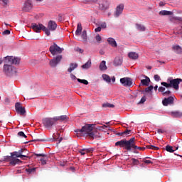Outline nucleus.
I'll return each mask as SVG.
<instances>
[{"instance_id":"nucleus-40","label":"nucleus","mask_w":182,"mask_h":182,"mask_svg":"<svg viewBox=\"0 0 182 182\" xmlns=\"http://www.w3.org/2000/svg\"><path fill=\"white\" fill-rule=\"evenodd\" d=\"M161 85H162V86H164V87H166V88H168V87H171V84L169 82V83H167V82H162L161 83Z\"/></svg>"},{"instance_id":"nucleus-56","label":"nucleus","mask_w":182,"mask_h":182,"mask_svg":"<svg viewBox=\"0 0 182 182\" xmlns=\"http://www.w3.org/2000/svg\"><path fill=\"white\" fill-rule=\"evenodd\" d=\"M144 162H145L146 164H151L153 163V162H151V160H147V159H145V160L144 161Z\"/></svg>"},{"instance_id":"nucleus-59","label":"nucleus","mask_w":182,"mask_h":182,"mask_svg":"<svg viewBox=\"0 0 182 182\" xmlns=\"http://www.w3.org/2000/svg\"><path fill=\"white\" fill-rule=\"evenodd\" d=\"M41 164H43V166H45V164H46V160L41 159Z\"/></svg>"},{"instance_id":"nucleus-53","label":"nucleus","mask_w":182,"mask_h":182,"mask_svg":"<svg viewBox=\"0 0 182 182\" xmlns=\"http://www.w3.org/2000/svg\"><path fill=\"white\" fill-rule=\"evenodd\" d=\"M23 151H26V149H21L18 150V153L21 154V156H23Z\"/></svg>"},{"instance_id":"nucleus-60","label":"nucleus","mask_w":182,"mask_h":182,"mask_svg":"<svg viewBox=\"0 0 182 182\" xmlns=\"http://www.w3.org/2000/svg\"><path fill=\"white\" fill-rule=\"evenodd\" d=\"M4 5H8L9 0H2Z\"/></svg>"},{"instance_id":"nucleus-57","label":"nucleus","mask_w":182,"mask_h":182,"mask_svg":"<svg viewBox=\"0 0 182 182\" xmlns=\"http://www.w3.org/2000/svg\"><path fill=\"white\" fill-rule=\"evenodd\" d=\"M102 31V27L99 26L95 29V32H100Z\"/></svg>"},{"instance_id":"nucleus-38","label":"nucleus","mask_w":182,"mask_h":182,"mask_svg":"<svg viewBox=\"0 0 182 182\" xmlns=\"http://www.w3.org/2000/svg\"><path fill=\"white\" fill-rule=\"evenodd\" d=\"M43 32H45L46 35H47V36H49L50 35V30L46 28L45 26L43 27Z\"/></svg>"},{"instance_id":"nucleus-24","label":"nucleus","mask_w":182,"mask_h":182,"mask_svg":"<svg viewBox=\"0 0 182 182\" xmlns=\"http://www.w3.org/2000/svg\"><path fill=\"white\" fill-rule=\"evenodd\" d=\"M141 83L142 86H149L150 85V78L146 76L145 79L141 80Z\"/></svg>"},{"instance_id":"nucleus-36","label":"nucleus","mask_w":182,"mask_h":182,"mask_svg":"<svg viewBox=\"0 0 182 182\" xmlns=\"http://www.w3.org/2000/svg\"><path fill=\"white\" fill-rule=\"evenodd\" d=\"M154 87L153 85H150L149 87H146L144 91L142 92L145 95L146 93H149V92H151L153 90Z\"/></svg>"},{"instance_id":"nucleus-39","label":"nucleus","mask_w":182,"mask_h":182,"mask_svg":"<svg viewBox=\"0 0 182 182\" xmlns=\"http://www.w3.org/2000/svg\"><path fill=\"white\" fill-rule=\"evenodd\" d=\"M77 82H79V83H82V85H89V82L86 80H82L80 78H77Z\"/></svg>"},{"instance_id":"nucleus-46","label":"nucleus","mask_w":182,"mask_h":182,"mask_svg":"<svg viewBox=\"0 0 182 182\" xmlns=\"http://www.w3.org/2000/svg\"><path fill=\"white\" fill-rule=\"evenodd\" d=\"M144 102H146V95H144V96L141 97L140 102H139V105H143Z\"/></svg>"},{"instance_id":"nucleus-63","label":"nucleus","mask_w":182,"mask_h":182,"mask_svg":"<svg viewBox=\"0 0 182 182\" xmlns=\"http://www.w3.org/2000/svg\"><path fill=\"white\" fill-rule=\"evenodd\" d=\"M4 62V59L2 58H0V65H2Z\"/></svg>"},{"instance_id":"nucleus-45","label":"nucleus","mask_w":182,"mask_h":182,"mask_svg":"<svg viewBox=\"0 0 182 182\" xmlns=\"http://www.w3.org/2000/svg\"><path fill=\"white\" fill-rule=\"evenodd\" d=\"M18 136H19L20 137H24V139H26V137H28L23 132H19L18 133Z\"/></svg>"},{"instance_id":"nucleus-28","label":"nucleus","mask_w":182,"mask_h":182,"mask_svg":"<svg viewBox=\"0 0 182 182\" xmlns=\"http://www.w3.org/2000/svg\"><path fill=\"white\" fill-rule=\"evenodd\" d=\"M100 70L102 71L107 70V66L106 65V61L102 60L100 64Z\"/></svg>"},{"instance_id":"nucleus-14","label":"nucleus","mask_w":182,"mask_h":182,"mask_svg":"<svg viewBox=\"0 0 182 182\" xmlns=\"http://www.w3.org/2000/svg\"><path fill=\"white\" fill-rule=\"evenodd\" d=\"M43 24H36L35 23L31 24L32 29H33L34 32H36L37 33H39V32L43 29Z\"/></svg>"},{"instance_id":"nucleus-26","label":"nucleus","mask_w":182,"mask_h":182,"mask_svg":"<svg viewBox=\"0 0 182 182\" xmlns=\"http://www.w3.org/2000/svg\"><path fill=\"white\" fill-rule=\"evenodd\" d=\"M77 63H70V68L68 69V72H69V73H72L75 69L77 68Z\"/></svg>"},{"instance_id":"nucleus-27","label":"nucleus","mask_w":182,"mask_h":182,"mask_svg":"<svg viewBox=\"0 0 182 182\" xmlns=\"http://www.w3.org/2000/svg\"><path fill=\"white\" fill-rule=\"evenodd\" d=\"M82 24L80 23H79L77 24V30L75 31V36H80V33H82Z\"/></svg>"},{"instance_id":"nucleus-31","label":"nucleus","mask_w":182,"mask_h":182,"mask_svg":"<svg viewBox=\"0 0 182 182\" xmlns=\"http://www.w3.org/2000/svg\"><path fill=\"white\" fill-rule=\"evenodd\" d=\"M136 29L138 31H140L141 32H144V31H146V27H144V26L141 24L136 23Z\"/></svg>"},{"instance_id":"nucleus-44","label":"nucleus","mask_w":182,"mask_h":182,"mask_svg":"<svg viewBox=\"0 0 182 182\" xmlns=\"http://www.w3.org/2000/svg\"><path fill=\"white\" fill-rule=\"evenodd\" d=\"M147 149H151V150H159V147L153 146V145H148L146 146Z\"/></svg>"},{"instance_id":"nucleus-17","label":"nucleus","mask_w":182,"mask_h":182,"mask_svg":"<svg viewBox=\"0 0 182 182\" xmlns=\"http://www.w3.org/2000/svg\"><path fill=\"white\" fill-rule=\"evenodd\" d=\"M56 28H58V24H56V22L53 21H50L48 23V28L50 31H55Z\"/></svg>"},{"instance_id":"nucleus-9","label":"nucleus","mask_w":182,"mask_h":182,"mask_svg":"<svg viewBox=\"0 0 182 182\" xmlns=\"http://www.w3.org/2000/svg\"><path fill=\"white\" fill-rule=\"evenodd\" d=\"M120 83L125 87H130L133 85V80L130 77H123L120 79Z\"/></svg>"},{"instance_id":"nucleus-16","label":"nucleus","mask_w":182,"mask_h":182,"mask_svg":"<svg viewBox=\"0 0 182 182\" xmlns=\"http://www.w3.org/2000/svg\"><path fill=\"white\" fill-rule=\"evenodd\" d=\"M32 9V1L31 0H28L24 4L23 11L25 12H29Z\"/></svg>"},{"instance_id":"nucleus-58","label":"nucleus","mask_w":182,"mask_h":182,"mask_svg":"<svg viewBox=\"0 0 182 182\" xmlns=\"http://www.w3.org/2000/svg\"><path fill=\"white\" fill-rule=\"evenodd\" d=\"M157 133H159V134H163V133H164V131H163V129H157Z\"/></svg>"},{"instance_id":"nucleus-19","label":"nucleus","mask_w":182,"mask_h":182,"mask_svg":"<svg viewBox=\"0 0 182 182\" xmlns=\"http://www.w3.org/2000/svg\"><path fill=\"white\" fill-rule=\"evenodd\" d=\"M130 133H132V130L127 129L123 132L117 133V136H118V137H120V136H122V137H127Z\"/></svg>"},{"instance_id":"nucleus-48","label":"nucleus","mask_w":182,"mask_h":182,"mask_svg":"<svg viewBox=\"0 0 182 182\" xmlns=\"http://www.w3.org/2000/svg\"><path fill=\"white\" fill-rule=\"evenodd\" d=\"M171 94V91L170 90H167L162 93L163 96H170Z\"/></svg>"},{"instance_id":"nucleus-25","label":"nucleus","mask_w":182,"mask_h":182,"mask_svg":"<svg viewBox=\"0 0 182 182\" xmlns=\"http://www.w3.org/2000/svg\"><path fill=\"white\" fill-rule=\"evenodd\" d=\"M172 117L180 118L182 117V112L180 111H174L171 112Z\"/></svg>"},{"instance_id":"nucleus-43","label":"nucleus","mask_w":182,"mask_h":182,"mask_svg":"<svg viewBox=\"0 0 182 182\" xmlns=\"http://www.w3.org/2000/svg\"><path fill=\"white\" fill-rule=\"evenodd\" d=\"M97 0H84L85 4H96Z\"/></svg>"},{"instance_id":"nucleus-41","label":"nucleus","mask_w":182,"mask_h":182,"mask_svg":"<svg viewBox=\"0 0 182 182\" xmlns=\"http://www.w3.org/2000/svg\"><path fill=\"white\" fill-rule=\"evenodd\" d=\"M26 171L28 174H31V173H35L36 171V168H26Z\"/></svg>"},{"instance_id":"nucleus-37","label":"nucleus","mask_w":182,"mask_h":182,"mask_svg":"<svg viewBox=\"0 0 182 182\" xmlns=\"http://www.w3.org/2000/svg\"><path fill=\"white\" fill-rule=\"evenodd\" d=\"M166 151H168V153H174V150L173 149V146H170V145H167L166 146Z\"/></svg>"},{"instance_id":"nucleus-30","label":"nucleus","mask_w":182,"mask_h":182,"mask_svg":"<svg viewBox=\"0 0 182 182\" xmlns=\"http://www.w3.org/2000/svg\"><path fill=\"white\" fill-rule=\"evenodd\" d=\"M81 38L84 42H87V33L85 30L82 31Z\"/></svg>"},{"instance_id":"nucleus-6","label":"nucleus","mask_w":182,"mask_h":182,"mask_svg":"<svg viewBox=\"0 0 182 182\" xmlns=\"http://www.w3.org/2000/svg\"><path fill=\"white\" fill-rule=\"evenodd\" d=\"M49 50L51 55L55 56V55L62 53V52H63V48H60L56 43H54L53 46H50Z\"/></svg>"},{"instance_id":"nucleus-15","label":"nucleus","mask_w":182,"mask_h":182,"mask_svg":"<svg viewBox=\"0 0 182 182\" xmlns=\"http://www.w3.org/2000/svg\"><path fill=\"white\" fill-rule=\"evenodd\" d=\"M174 103V97H168V98H164L162 101V105L164 106H168V105H173Z\"/></svg>"},{"instance_id":"nucleus-54","label":"nucleus","mask_w":182,"mask_h":182,"mask_svg":"<svg viewBox=\"0 0 182 182\" xmlns=\"http://www.w3.org/2000/svg\"><path fill=\"white\" fill-rule=\"evenodd\" d=\"M11 34V31L9 30H5L3 32V35H10Z\"/></svg>"},{"instance_id":"nucleus-32","label":"nucleus","mask_w":182,"mask_h":182,"mask_svg":"<svg viewBox=\"0 0 182 182\" xmlns=\"http://www.w3.org/2000/svg\"><path fill=\"white\" fill-rule=\"evenodd\" d=\"M159 15H162V16L173 15V12L167 10H162L159 12Z\"/></svg>"},{"instance_id":"nucleus-22","label":"nucleus","mask_w":182,"mask_h":182,"mask_svg":"<svg viewBox=\"0 0 182 182\" xmlns=\"http://www.w3.org/2000/svg\"><path fill=\"white\" fill-rule=\"evenodd\" d=\"M107 42L112 46V48H117V43H116V40H114V38H109L107 39Z\"/></svg>"},{"instance_id":"nucleus-42","label":"nucleus","mask_w":182,"mask_h":182,"mask_svg":"<svg viewBox=\"0 0 182 182\" xmlns=\"http://www.w3.org/2000/svg\"><path fill=\"white\" fill-rule=\"evenodd\" d=\"M132 164H134V166H139V160H137V159H134V158H132Z\"/></svg>"},{"instance_id":"nucleus-49","label":"nucleus","mask_w":182,"mask_h":182,"mask_svg":"<svg viewBox=\"0 0 182 182\" xmlns=\"http://www.w3.org/2000/svg\"><path fill=\"white\" fill-rule=\"evenodd\" d=\"M154 77L156 82H160V80H161V78H160V76L159 75H155Z\"/></svg>"},{"instance_id":"nucleus-8","label":"nucleus","mask_w":182,"mask_h":182,"mask_svg":"<svg viewBox=\"0 0 182 182\" xmlns=\"http://www.w3.org/2000/svg\"><path fill=\"white\" fill-rule=\"evenodd\" d=\"M63 58V57L62 56V55H58L55 58L50 60V66H51V68H56V66H58V65L60 63V61Z\"/></svg>"},{"instance_id":"nucleus-20","label":"nucleus","mask_w":182,"mask_h":182,"mask_svg":"<svg viewBox=\"0 0 182 182\" xmlns=\"http://www.w3.org/2000/svg\"><path fill=\"white\" fill-rule=\"evenodd\" d=\"M55 119V122H66V120L69 119V117L66 115H61L60 117H54Z\"/></svg>"},{"instance_id":"nucleus-21","label":"nucleus","mask_w":182,"mask_h":182,"mask_svg":"<svg viewBox=\"0 0 182 182\" xmlns=\"http://www.w3.org/2000/svg\"><path fill=\"white\" fill-rule=\"evenodd\" d=\"M128 58H129V59H132L133 60H136V59H139V54L136 52H130L128 53Z\"/></svg>"},{"instance_id":"nucleus-7","label":"nucleus","mask_w":182,"mask_h":182,"mask_svg":"<svg viewBox=\"0 0 182 182\" xmlns=\"http://www.w3.org/2000/svg\"><path fill=\"white\" fill-rule=\"evenodd\" d=\"M3 71L6 75H14V73H16V68L11 65L5 64L3 67Z\"/></svg>"},{"instance_id":"nucleus-11","label":"nucleus","mask_w":182,"mask_h":182,"mask_svg":"<svg viewBox=\"0 0 182 182\" xmlns=\"http://www.w3.org/2000/svg\"><path fill=\"white\" fill-rule=\"evenodd\" d=\"M169 82L171 83V87H173L175 90H178V85H180V82H182V79L181 78L172 79Z\"/></svg>"},{"instance_id":"nucleus-50","label":"nucleus","mask_w":182,"mask_h":182,"mask_svg":"<svg viewBox=\"0 0 182 182\" xmlns=\"http://www.w3.org/2000/svg\"><path fill=\"white\" fill-rule=\"evenodd\" d=\"M34 156H36L37 157H46V155L44 154H36L33 153Z\"/></svg>"},{"instance_id":"nucleus-61","label":"nucleus","mask_w":182,"mask_h":182,"mask_svg":"<svg viewBox=\"0 0 182 182\" xmlns=\"http://www.w3.org/2000/svg\"><path fill=\"white\" fill-rule=\"evenodd\" d=\"M112 82H116V77H112V79H111Z\"/></svg>"},{"instance_id":"nucleus-29","label":"nucleus","mask_w":182,"mask_h":182,"mask_svg":"<svg viewBox=\"0 0 182 182\" xmlns=\"http://www.w3.org/2000/svg\"><path fill=\"white\" fill-rule=\"evenodd\" d=\"M114 63L116 66H120L123 63V60L119 57L114 59Z\"/></svg>"},{"instance_id":"nucleus-64","label":"nucleus","mask_w":182,"mask_h":182,"mask_svg":"<svg viewBox=\"0 0 182 182\" xmlns=\"http://www.w3.org/2000/svg\"><path fill=\"white\" fill-rule=\"evenodd\" d=\"M158 87H159V86H157V85H156L155 87H154V90H157Z\"/></svg>"},{"instance_id":"nucleus-55","label":"nucleus","mask_w":182,"mask_h":182,"mask_svg":"<svg viewBox=\"0 0 182 182\" xmlns=\"http://www.w3.org/2000/svg\"><path fill=\"white\" fill-rule=\"evenodd\" d=\"M70 77H71V79H72L73 80H77V77H76L75 76V75H73V74H70Z\"/></svg>"},{"instance_id":"nucleus-18","label":"nucleus","mask_w":182,"mask_h":182,"mask_svg":"<svg viewBox=\"0 0 182 182\" xmlns=\"http://www.w3.org/2000/svg\"><path fill=\"white\" fill-rule=\"evenodd\" d=\"M92 151H93V148L82 149L78 150V152L80 153L81 156H85L86 153H92Z\"/></svg>"},{"instance_id":"nucleus-62","label":"nucleus","mask_w":182,"mask_h":182,"mask_svg":"<svg viewBox=\"0 0 182 182\" xmlns=\"http://www.w3.org/2000/svg\"><path fill=\"white\" fill-rule=\"evenodd\" d=\"M77 50H79L80 53H83V50H82L81 48H77Z\"/></svg>"},{"instance_id":"nucleus-13","label":"nucleus","mask_w":182,"mask_h":182,"mask_svg":"<svg viewBox=\"0 0 182 182\" xmlns=\"http://www.w3.org/2000/svg\"><path fill=\"white\" fill-rule=\"evenodd\" d=\"M99 6L101 11H106V9H109V1L107 0H102L100 1Z\"/></svg>"},{"instance_id":"nucleus-2","label":"nucleus","mask_w":182,"mask_h":182,"mask_svg":"<svg viewBox=\"0 0 182 182\" xmlns=\"http://www.w3.org/2000/svg\"><path fill=\"white\" fill-rule=\"evenodd\" d=\"M11 156H4L3 161H6L9 163L10 166H16V164H19V163H22V161L19 159H22V157H26V159H28L29 156L26 155H21L19 154V151H14L10 153Z\"/></svg>"},{"instance_id":"nucleus-4","label":"nucleus","mask_w":182,"mask_h":182,"mask_svg":"<svg viewBox=\"0 0 182 182\" xmlns=\"http://www.w3.org/2000/svg\"><path fill=\"white\" fill-rule=\"evenodd\" d=\"M42 122L44 127H46V129H48V130L52 129V126L56 124V119L55 117L53 118H44Z\"/></svg>"},{"instance_id":"nucleus-23","label":"nucleus","mask_w":182,"mask_h":182,"mask_svg":"<svg viewBox=\"0 0 182 182\" xmlns=\"http://www.w3.org/2000/svg\"><path fill=\"white\" fill-rule=\"evenodd\" d=\"M173 50H174V53H177L178 55L182 54V48L180 47V46H173Z\"/></svg>"},{"instance_id":"nucleus-3","label":"nucleus","mask_w":182,"mask_h":182,"mask_svg":"<svg viewBox=\"0 0 182 182\" xmlns=\"http://www.w3.org/2000/svg\"><path fill=\"white\" fill-rule=\"evenodd\" d=\"M76 133L81 136H89L91 139H95V134L93 133V124H87L82 127L81 129H77Z\"/></svg>"},{"instance_id":"nucleus-1","label":"nucleus","mask_w":182,"mask_h":182,"mask_svg":"<svg viewBox=\"0 0 182 182\" xmlns=\"http://www.w3.org/2000/svg\"><path fill=\"white\" fill-rule=\"evenodd\" d=\"M134 140H136V138L133 137L131 138L129 140L126 139H122L121 141H118L115 143V146L117 147H122L124 149V150H127V151H132V149H134V150H141L144 151V150H146V148L144 147H140L136 146V142H134Z\"/></svg>"},{"instance_id":"nucleus-12","label":"nucleus","mask_w":182,"mask_h":182,"mask_svg":"<svg viewBox=\"0 0 182 182\" xmlns=\"http://www.w3.org/2000/svg\"><path fill=\"white\" fill-rule=\"evenodd\" d=\"M123 9H124V4H119L117 6L116 11L114 13L115 18H119L122 14H123Z\"/></svg>"},{"instance_id":"nucleus-5","label":"nucleus","mask_w":182,"mask_h":182,"mask_svg":"<svg viewBox=\"0 0 182 182\" xmlns=\"http://www.w3.org/2000/svg\"><path fill=\"white\" fill-rule=\"evenodd\" d=\"M21 58L12 56H6L4 58V63H10L11 65H19Z\"/></svg>"},{"instance_id":"nucleus-10","label":"nucleus","mask_w":182,"mask_h":182,"mask_svg":"<svg viewBox=\"0 0 182 182\" xmlns=\"http://www.w3.org/2000/svg\"><path fill=\"white\" fill-rule=\"evenodd\" d=\"M16 112H17L21 116H23L25 113H26V110H25V107H22V104L21 102H16L15 104Z\"/></svg>"},{"instance_id":"nucleus-34","label":"nucleus","mask_w":182,"mask_h":182,"mask_svg":"<svg viewBox=\"0 0 182 182\" xmlns=\"http://www.w3.org/2000/svg\"><path fill=\"white\" fill-rule=\"evenodd\" d=\"M92 66V61L88 60L85 64L82 65V69H89Z\"/></svg>"},{"instance_id":"nucleus-51","label":"nucleus","mask_w":182,"mask_h":182,"mask_svg":"<svg viewBox=\"0 0 182 182\" xmlns=\"http://www.w3.org/2000/svg\"><path fill=\"white\" fill-rule=\"evenodd\" d=\"M100 28H101V29H106V28H107V25L106 24V23H102V24H100Z\"/></svg>"},{"instance_id":"nucleus-33","label":"nucleus","mask_w":182,"mask_h":182,"mask_svg":"<svg viewBox=\"0 0 182 182\" xmlns=\"http://www.w3.org/2000/svg\"><path fill=\"white\" fill-rule=\"evenodd\" d=\"M102 78L107 83H110L112 82V78H110V76L107 75V74H103L102 75Z\"/></svg>"},{"instance_id":"nucleus-47","label":"nucleus","mask_w":182,"mask_h":182,"mask_svg":"<svg viewBox=\"0 0 182 182\" xmlns=\"http://www.w3.org/2000/svg\"><path fill=\"white\" fill-rule=\"evenodd\" d=\"M95 39L97 42H98V43H100V42L102 41V37L99 34L95 36Z\"/></svg>"},{"instance_id":"nucleus-35","label":"nucleus","mask_w":182,"mask_h":182,"mask_svg":"<svg viewBox=\"0 0 182 182\" xmlns=\"http://www.w3.org/2000/svg\"><path fill=\"white\" fill-rule=\"evenodd\" d=\"M102 107H105V108L109 107V108L113 109V107H114V105L110 104L109 102H105L102 104Z\"/></svg>"},{"instance_id":"nucleus-52","label":"nucleus","mask_w":182,"mask_h":182,"mask_svg":"<svg viewBox=\"0 0 182 182\" xmlns=\"http://www.w3.org/2000/svg\"><path fill=\"white\" fill-rule=\"evenodd\" d=\"M158 90H159V92H160L161 93H163V92H164V90H166V87H159L158 88Z\"/></svg>"}]
</instances>
